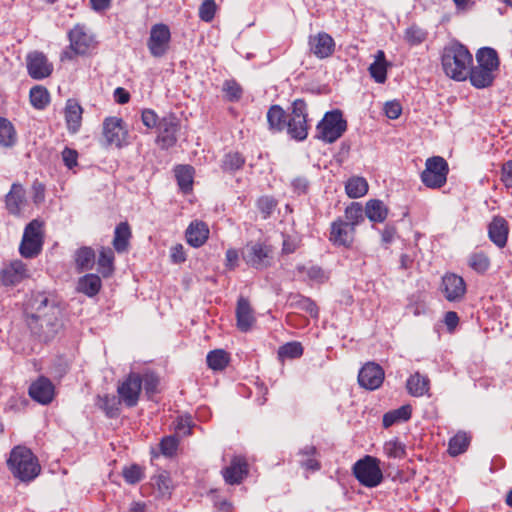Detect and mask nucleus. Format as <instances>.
Here are the masks:
<instances>
[{"label": "nucleus", "instance_id": "1", "mask_svg": "<svg viewBox=\"0 0 512 512\" xmlns=\"http://www.w3.org/2000/svg\"><path fill=\"white\" fill-rule=\"evenodd\" d=\"M62 310L55 297L45 293L32 294L24 309L27 326L39 339L49 341L62 327Z\"/></svg>", "mask_w": 512, "mask_h": 512}, {"label": "nucleus", "instance_id": "2", "mask_svg": "<svg viewBox=\"0 0 512 512\" xmlns=\"http://www.w3.org/2000/svg\"><path fill=\"white\" fill-rule=\"evenodd\" d=\"M6 464L13 477L22 483H30L41 472L38 458L24 445L11 449Z\"/></svg>", "mask_w": 512, "mask_h": 512}, {"label": "nucleus", "instance_id": "3", "mask_svg": "<svg viewBox=\"0 0 512 512\" xmlns=\"http://www.w3.org/2000/svg\"><path fill=\"white\" fill-rule=\"evenodd\" d=\"M477 65L470 68L469 80L478 89L491 86L499 70L498 53L491 47H482L476 53Z\"/></svg>", "mask_w": 512, "mask_h": 512}, {"label": "nucleus", "instance_id": "4", "mask_svg": "<svg viewBox=\"0 0 512 512\" xmlns=\"http://www.w3.org/2000/svg\"><path fill=\"white\" fill-rule=\"evenodd\" d=\"M472 62V54L461 43H452L443 50V70L448 77L456 81L467 79Z\"/></svg>", "mask_w": 512, "mask_h": 512}, {"label": "nucleus", "instance_id": "5", "mask_svg": "<svg viewBox=\"0 0 512 512\" xmlns=\"http://www.w3.org/2000/svg\"><path fill=\"white\" fill-rule=\"evenodd\" d=\"M241 257L249 267L264 270L273 264L274 249L267 240H252L242 248Z\"/></svg>", "mask_w": 512, "mask_h": 512}, {"label": "nucleus", "instance_id": "6", "mask_svg": "<svg viewBox=\"0 0 512 512\" xmlns=\"http://www.w3.org/2000/svg\"><path fill=\"white\" fill-rule=\"evenodd\" d=\"M43 243V223L38 219H34L29 222L24 229L19 246V253L22 257L27 259L35 258L41 253Z\"/></svg>", "mask_w": 512, "mask_h": 512}, {"label": "nucleus", "instance_id": "7", "mask_svg": "<svg viewBox=\"0 0 512 512\" xmlns=\"http://www.w3.org/2000/svg\"><path fill=\"white\" fill-rule=\"evenodd\" d=\"M347 129V121L339 109L328 111L323 119L318 123L317 138L326 142L333 143L338 140Z\"/></svg>", "mask_w": 512, "mask_h": 512}, {"label": "nucleus", "instance_id": "8", "mask_svg": "<svg viewBox=\"0 0 512 512\" xmlns=\"http://www.w3.org/2000/svg\"><path fill=\"white\" fill-rule=\"evenodd\" d=\"M353 474L362 485L369 488L378 486L383 480L380 460L370 455H366L354 464Z\"/></svg>", "mask_w": 512, "mask_h": 512}, {"label": "nucleus", "instance_id": "9", "mask_svg": "<svg viewBox=\"0 0 512 512\" xmlns=\"http://www.w3.org/2000/svg\"><path fill=\"white\" fill-rule=\"evenodd\" d=\"M448 171V164L444 158L430 157L426 160L425 169L421 173V181L428 188H440L447 181Z\"/></svg>", "mask_w": 512, "mask_h": 512}, {"label": "nucleus", "instance_id": "10", "mask_svg": "<svg viewBox=\"0 0 512 512\" xmlns=\"http://www.w3.org/2000/svg\"><path fill=\"white\" fill-rule=\"evenodd\" d=\"M288 134L296 140H304L308 134L307 105L304 100L296 99L292 104V112L287 122Z\"/></svg>", "mask_w": 512, "mask_h": 512}, {"label": "nucleus", "instance_id": "11", "mask_svg": "<svg viewBox=\"0 0 512 512\" xmlns=\"http://www.w3.org/2000/svg\"><path fill=\"white\" fill-rule=\"evenodd\" d=\"M102 134L109 146L122 148L129 144L128 130L122 118L116 116L106 117L102 123Z\"/></svg>", "mask_w": 512, "mask_h": 512}, {"label": "nucleus", "instance_id": "12", "mask_svg": "<svg viewBox=\"0 0 512 512\" xmlns=\"http://www.w3.org/2000/svg\"><path fill=\"white\" fill-rule=\"evenodd\" d=\"M142 391L141 374L131 372L117 386L118 397L126 407L132 408L138 404Z\"/></svg>", "mask_w": 512, "mask_h": 512}, {"label": "nucleus", "instance_id": "13", "mask_svg": "<svg viewBox=\"0 0 512 512\" xmlns=\"http://www.w3.org/2000/svg\"><path fill=\"white\" fill-rule=\"evenodd\" d=\"M171 39L170 29L165 24H155L151 27L147 47L153 57H163L168 49Z\"/></svg>", "mask_w": 512, "mask_h": 512}, {"label": "nucleus", "instance_id": "14", "mask_svg": "<svg viewBox=\"0 0 512 512\" xmlns=\"http://www.w3.org/2000/svg\"><path fill=\"white\" fill-rule=\"evenodd\" d=\"M26 67L28 75L34 80L45 79L53 72V64L40 51H31L27 54Z\"/></svg>", "mask_w": 512, "mask_h": 512}, {"label": "nucleus", "instance_id": "15", "mask_svg": "<svg viewBox=\"0 0 512 512\" xmlns=\"http://www.w3.org/2000/svg\"><path fill=\"white\" fill-rule=\"evenodd\" d=\"M440 291L449 302H459L466 294L464 279L455 273H446L442 277Z\"/></svg>", "mask_w": 512, "mask_h": 512}, {"label": "nucleus", "instance_id": "16", "mask_svg": "<svg viewBox=\"0 0 512 512\" xmlns=\"http://www.w3.org/2000/svg\"><path fill=\"white\" fill-rule=\"evenodd\" d=\"M355 237V230L344 219L337 218L331 223L329 241L336 247L349 248L352 246Z\"/></svg>", "mask_w": 512, "mask_h": 512}, {"label": "nucleus", "instance_id": "17", "mask_svg": "<svg viewBox=\"0 0 512 512\" xmlns=\"http://www.w3.org/2000/svg\"><path fill=\"white\" fill-rule=\"evenodd\" d=\"M178 130L179 122L174 115L161 118L160 124L157 127V143L164 149L174 146L177 142Z\"/></svg>", "mask_w": 512, "mask_h": 512}, {"label": "nucleus", "instance_id": "18", "mask_svg": "<svg viewBox=\"0 0 512 512\" xmlns=\"http://www.w3.org/2000/svg\"><path fill=\"white\" fill-rule=\"evenodd\" d=\"M384 370L375 362H367L359 371V385L367 390L378 389L384 381Z\"/></svg>", "mask_w": 512, "mask_h": 512}, {"label": "nucleus", "instance_id": "19", "mask_svg": "<svg viewBox=\"0 0 512 512\" xmlns=\"http://www.w3.org/2000/svg\"><path fill=\"white\" fill-rule=\"evenodd\" d=\"M5 208L14 216H20L26 204V191L20 183H13L5 195Z\"/></svg>", "mask_w": 512, "mask_h": 512}, {"label": "nucleus", "instance_id": "20", "mask_svg": "<svg viewBox=\"0 0 512 512\" xmlns=\"http://www.w3.org/2000/svg\"><path fill=\"white\" fill-rule=\"evenodd\" d=\"M309 47L317 58L324 59L333 54L335 42L329 34L320 32L309 37Z\"/></svg>", "mask_w": 512, "mask_h": 512}, {"label": "nucleus", "instance_id": "21", "mask_svg": "<svg viewBox=\"0 0 512 512\" xmlns=\"http://www.w3.org/2000/svg\"><path fill=\"white\" fill-rule=\"evenodd\" d=\"M29 277L27 266L21 260L11 261L1 271L2 283L6 286H13Z\"/></svg>", "mask_w": 512, "mask_h": 512}, {"label": "nucleus", "instance_id": "22", "mask_svg": "<svg viewBox=\"0 0 512 512\" xmlns=\"http://www.w3.org/2000/svg\"><path fill=\"white\" fill-rule=\"evenodd\" d=\"M248 474V464L245 458L235 456L229 466L222 470L226 483L230 485L240 484Z\"/></svg>", "mask_w": 512, "mask_h": 512}, {"label": "nucleus", "instance_id": "23", "mask_svg": "<svg viewBox=\"0 0 512 512\" xmlns=\"http://www.w3.org/2000/svg\"><path fill=\"white\" fill-rule=\"evenodd\" d=\"M29 395L41 404H48L53 400L54 386L48 378L40 377L30 385Z\"/></svg>", "mask_w": 512, "mask_h": 512}, {"label": "nucleus", "instance_id": "24", "mask_svg": "<svg viewBox=\"0 0 512 512\" xmlns=\"http://www.w3.org/2000/svg\"><path fill=\"white\" fill-rule=\"evenodd\" d=\"M508 233V222L503 217H494L488 226L489 239L497 247L503 248L507 243Z\"/></svg>", "mask_w": 512, "mask_h": 512}, {"label": "nucleus", "instance_id": "25", "mask_svg": "<svg viewBox=\"0 0 512 512\" xmlns=\"http://www.w3.org/2000/svg\"><path fill=\"white\" fill-rule=\"evenodd\" d=\"M209 237L208 225L199 220L190 223L186 230V240L192 247L198 248L202 246Z\"/></svg>", "mask_w": 512, "mask_h": 512}, {"label": "nucleus", "instance_id": "26", "mask_svg": "<svg viewBox=\"0 0 512 512\" xmlns=\"http://www.w3.org/2000/svg\"><path fill=\"white\" fill-rule=\"evenodd\" d=\"M70 48L76 53L85 54L92 43V37L85 32L83 26L76 25L69 32Z\"/></svg>", "mask_w": 512, "mask_h": 512}, {"label": "nucleus", "instance_id": "27", "mask_svg": "<svg viewBox=\"0 0 512 512\" xmlns=\"http://www.w3.org/2000/svg\"><path fill=\"white\" fill-rule=\"evenodd\" d=\"M82 113V107L77 101L73 99L67 100L65 106V120L70 133L75 134L79 131L82 122Z\"/></svg>", "mask_w": 512, "mask_h": 512}, {"label": "nucleus", "instance_id": "28", "mask_svg": "<svg viewBox=\"0 0 512 512\" xmlns=\"http://www.w3.org/2000/svg\"><path fill=\"white\" fill-rule=\"evenodd\" d=\"M237 327L242 332H247L255 322L252 308L247 299L240 298L236 307Z\"/></svg>", "mask_w": 512, "mask_h": 512}, {"label": "nucleus", "instance_id": "29", "mask_svg": "<svg viewBox=\"0 0 512 512\" xmlns=\"http://www.w3.org/2000/svg\"><path fill=\"white\" fill-rule=\"evenodd\" d=\"M430 380L427 376L416 372L406 382L408 393L414 397H421L429 391Z\"/></svg>", "mask_w": 512, "mask_h": 512}, {"label": "nucleus", "instance_id": "30", "mask_svg": "<svg viewBox=\"0 0 512 512\" xmlns=\"http://www.w3.org/2000/svg\"><path fill=\"white\" fill-rule=\"evenodd\" d=\"M102 286L101 279L96 274H86L79 278L77 290L88 297H93L100 291Z\"/></svg>", "mask_w": 512, "mask_h": 512}, {"label": "nucleus", "instance_id": "31", "mask_svg": "<svg viewBox=\"0 0 512 512\" xmlns=\"http://www.w3.org/2000/svg\"><path fill=\"white\" fill-rule=\"evenodd\" d=\"M371 77L377 83H384L387 79V62L385 53L382 50H378L375 54V60L369 67Z\"/></svg>", "mask_w": 512, "mask_h": 512}, {"label": "nucleus", "instance_id": "32", "mask_svg": "<svg viewBox=\"0 0 512 512\" xmlns=\"http://www.w3.org/2000/svg\"><path fill=\"white\" fill-rule=\"evenodd\" d=\"M206 362L211 370L222 371L228 366L230 355L223 349H215L207 354Z\"/></svg>", "mask_w": 512, "mask_h": 512}, {"label": "nucleus", "instance_id": "33", "mask_svg": "<svg viewBox=\"0 0 512 512\" xmlns=\"http://www.w3.org/2000/svg\"><path fill=\"white\" fill-rule=\"evenodd\" d=\"M365 214L372 222H384L388 215V209L381 200H370L366 204Z\"/></svg>", "mask_w": 512, "mask_h": 512}, {"label": "nucleus", "instance_id": "34", "mask_svg": "<svg viewBox=\"0 0 512 512\" xmlns=\"http://www.w3.org/2000/svg\"><path fill=\"white\" fill-rule=\"evenodd\" d=\"M269 129L274 132L283 130L286 126L285 111L279 105H273L267 112Z\"/></svg>", "mask_w": 512, "mask_h": 512}, {"label": "nucleus", "instance_id": "35", "mask_svg": "<svg viewBox=\"0 0 512 512\" xmlns=\"http://www.w3.org/2000/svg\"><path fill=\"white\" fill-rule=\"evenodd\" d=\"M76 267L81 270H90L95 263V252L91 247H81L76 250L74 255Z\"/></svg>", "mask_w": 512, "mask_h": 512}, {"label": "nucleus", "instance_id": "36", "mask_svg": "<svg viewBox=\"0 0 512 512\" xmlns=\"http://www.w3.org/2000/svg\"><path fill=\"white\" fill-rule=\"evenodd\" d=\"M120 398L113 395L98 396L96 405L102 409L109 418L117 417L120 413Z\"/></svg>", "mask_w": 512, "mask_h": 512}, {"label": "nucleus", "instance_id": "37", "mask_svg": "<svg viewBox=\"0 0 512 512\" xmlns=\"http://www.w3.org/2000/svg\"><path fill=\"white\" fill-rule=\"evenodd\" d=\"M412 409L410 405H403L398 409L389 411L383 416V426L389 428L397 422H405L411 418Z\"/></svg>", "mask_w": 512, "mask_h": 512}, {"label": "nucleus", "instance_id": "38", "mask_svg": "<svg viewBox=\"0 0 512 512\" xmlns=\"http://www.w3.org/2000/svg\"><path fill=\"white\" fill-rule=\"evenodd\" d=\"M131 237L130 227L126 222L118 224L115 228L113 246L119 253L124 252Z\"/></svg>", "mask_w": 512, "mask_h": 512}, {"label": "nucleus", "instance_id": "39", "mask_svg": "<svg viewBox=\"0 0 512 512\" xmlns=\"http://www.w3.org/2000/svg\"><path fill=\"white\" fill-rule=\"evenodd\" d=\"M175 176L180 189L187 193L192 190L194 168L189 165H180L175 169Z\"/></svg>", "mask_w": 512, "mask_h": 512}, {"label": "nucleus", "instance_id": "40", "mask_svg": "<svg viewBox=\"0 0 512 512\" xmlns=\"http://www.w3.org/2000/svg\"><path fill=\"white\" fill-rule=\"evenodd\" d=\"M290 306L303 310L310 314V316L317 318L318 317V308L315 302L305 296L295 294L289 297Z\"/></svg>", "mask_w": 512, "mask_h": 512}, {"label": "nucleus", "instance_id": "41", "mask_svg": "<svg viewBox=\"0 0 512 512\" xmlns=\"http://www.w3.org/2000/svg\"><path fill=\"white\" fill-rule=\"evenodd\" d=\"M16 143V132L10 121L0 117V146L10 148Z\"/></svg>", "mask_w": 512, "mask_h": 512}, {"label": "nucleus", "instance_id": "42", "mask_svg": "<svg viewBox=\"0 0 512 512\" xmlns=\"http://www.w3.org/2000/svg\"><path fill=\"white\" fill-rule=\"evenodd\" d=\"M345 190L350 198H360L368 192V183L363 177H352L346 182Z\"/></svg>", "mask_w": 512, "mask_h": 512}, {"label": "nucleus", "instance_id": "43", "mask_svg": "<svg viewBox=\"0 0 512 512\" xmlns=\"http://www.w3.org/2000/svg\"><path fill=\"white\" fill-rule=\"evenodd\" d=\"M114 252L111 248L102 247L99 252V271L104 277H108L114 270Z\"/></svg>", "mask_w": 512, "mask_h": 512}, {"label": "nucleus", "instance_id": "44", "mask_svg": "<svg viewBox=\"0 0 512 512\" xmlns=\"http://www.w3.org/2000/svg\"><path fill=\"white\" fill-rule=\"evenodd\" d=\"M31 105L36 109H44L50 102L48 90L43 86H34L29 93Z\"/></svg>", "mask_w": 512, "mask_h": 512}, {"label": "nucleus", "instance_id": "45", "mask_svg": "<svg viewBox=\"0 0 512 512\" xmlns=\"http://www.w3.org/2000/svg\"><path fill=\"white\" fill-rule=\"evenodd\" d=\"M244 157L238 152H229L222 159L221 168L224 172L233 173L243 167Z\"/></svg>", "mask_w": 512, "mask_h": 512}, {"label": "nucleus", "instance_id": "46", "mask_svg": "<svg viewBox=\"0 0 512 512\" xmlns=\"http://www.w3.org/2000/svg\"><path fill=\"white\" fill-rule=\"evenodd\" d=\"M303 354V347L300 342H288L278 349V357L280 360L296 359Z\"/></svg>", "mask_w": 512, "mask_h": 512}, {"label": "nucleus", "instance_id": "47", "mask_svg": "<svg viewBox=\"0 0 512 512\" xmlns=\"http://www.w3.org/2000/svg\"><path fill=\"white\" fill-rule=\"evenodd\" d=\"M469 445V437L464 432L457 433L449 441L448 451L450 455L457 456L463 453Z\"/></svg>", "mask_w": 512, "mask_h": 512}, {"label": "nucleus", "instance_id": "48", "mask_svg": "<svg viewBox=\"0 0 512 512\" xmlns=\"http://www.w3.org/2000/svg\"><path fill=\"white\" fill-rule=\"evenodd\" d=\"M468 265L477 273H485L490 267V259L483 252H476L469 256Z\"/></svg>", "mask_w": 512, "mask_h": 512}, {"label": "nucleus", "instance_id": "49", "mask_svg": "<svg viewBox=\"0 0 512 512\" xmlns=\"http://www.w3.org/2000/svg\"><path fill=\"white\" fill-rule=\"evenodd\" d=\"M364 220L363 209L359 203H352L345 209V223L355 227Z\"/></svg>", "mask_w": 512, "mask_h": 512}, {"label": "nucleus", "instance_id": "50", "mask_svg": "<svg viewBox=\"0 0 512 512\" xmlns=\"http://www.w3.org/2000/svg\"><path fill=\"white\" fill-rule=\"evenodd\" d=\"M152 484L158 489L161 495L170 494L172 481L167 471H159L152 477Z\"/></svg>", "mask_w": 512, "mask_h": 512}, {"label": "nucleus", "instance_id": "51", "mask_svg": "<svg viewBox=\"0 0 512 512\" xmlns=\"http://www.w3.org/2000/svg\"><path fill=\"white\" fill-rule=\"evenodd\" d=\"M427 33L416 25H411L404 32L405 41L411 45L416 46L425 41Z\"/></svg>", "mask_w": 512, "mask_h": 512}, {"label": "nucleus", "instance_id": "52", "mask_svg": "<svg viewBox=\"0 0 512 512\" xmlns=\"http://www.w3.org/2000/svg\"><path fill=\"white\" fill-rule=\"evenodd\" d=\"M383 450L389 458H402L405 454V446L396 438L386 441Z\"/></svg>", "mask_w": 512, "mask_h": 512}, {"label": "nucleus", "instance_id": "53", "mask_svg": "<svg viewBox=\"0 0 512 512\" xmlns=\"http://www.w3.org/2000/svg\"><path fill=\"white\" fill-rule=\"evenodd\" d=\"M300 272H303L307 275L308 279L316 282V283H324L328 280V275L322 268L319 266H309V267H298Z\"/></svg>", "mask_w": 512, "mask_h": 512}, {"label": "nucleus", "instance_id": "54", "mask_svg": "<svg viewBox=\"0 0 512 512\" xmlns=\"http://www.w3.org/2000/svg\"><path fill=\"white\" fill-rule=\"evenodd\" d=\"M122 475L128 484H136L144 477L142 468L137 464L124 467Z\"/></svg>", "mask_w": 512, "mask_h": 512}, {"label": "nucleus", "instance_id": "55", "mask_svg": "<svg viewBox=\"0 0 512 512\" xmlns=\"http://www.w3.org/2000/svg\"><path fill=\"white\" fill-rule=\"evenodd\" d=\"M142 388L147 396L150 398L157 391L159 384L158 377L152 372H145L141 375Z\"/></svg>", "mask_w": 512, "mask_h": 512}, {"label": "nucleus", "instance_id": "56", "mask_svg": "<svg viewBox=\"0 0 512 512\" xmlns=\"http://www.w3.org/2000/svg\"><path fill=\"white\" fill-rule=\"evenodd\" d=\"M215 0H204L199 7V17L202 21L211 22L216 12Z\"/></svg>", "mask_w": 512, "mask_h": 512}, {"label": "nucleus", "instance_id": "57", "mask_svg": "<svg viewBox=\"0 0 512 512\" xmlns=\"http://www.w3.org/2000/svg\"><path fill=\"white\" fill-rule=\"evenodd\" d=\"M178 448V440L174 436H166L160 442V450L165 456H173Z\"/></svg>", "mask_w": 512, "mask_h": 512}, {"label": "nucleus", "instance_id": "58", "mask_svg": "<svg viewBox=\"0 0 512 512\" xmlns=\"http://www.w3.org/2000/svg\"><path fill=\"white\" fill-rule=\"evenodd\" d=\"M64 165L72 170L78 166V152L75 149L65 147L61 153Z\"/></svg>", "mask_w": 512, "mask_h": 512}, {"label": "nucleus", "instance_id": "59", "mask_svg": "<svg viewBox=\"0 0 512 512\" xmlns=\"http://www.w3.org/2000/svg\"><path fill=\"white\" fill-rule=\"evenodd\" d=\"M258 209L263 214L264 218H267L271 215L274 208L276 207V201L269 196H263L259 198L257 202Z\"/></svg>", "mask_w": 512, "mask_h": 512}, {"label": "nucleus", "instance_id": "60", "mask_svg": "<svg viewBox=\"0 0 512 512\" xmlns=\"http://www.w3.org/2000/svg\"><path fill=\"white\" fill-rule=\"evenodd\" d=\"M178 434L186 436L191 434L192 418L190 416L178 417L174 424Z\"/></svg>", "mask_w": 512, "mask_h": 512}, {"label": "nucleus", "instance_id": "61", "mask_svg": "<svg viewBox=\"0 0 512 512\" xmlns=\"http://www.w3.org/2000/svg\"><path fill=\"white\" fill-rule=\"evenodd\" d=\"M142 123L149 129L157 128L160 124V118L155 113V111L151 109H145L141 114Z\"/></svg>", "mask_w": 512, "mask_h": 512}, {"label": "nucleus", "instance_id": "62", "mask_svg": "<svg viewBox=\"0 0 512 512\" xmlns=\"http://www.w3.org/2000/svg\"><path fill=\"white\" fill-rule=\"evenodd\" d=\"M384 111H385V115L389 118V119H397L401 113H402V107L400 105L399 102L397 101H389V102H386L385 106H384Z\"/></svg>", "mask_w": 512, "mask_h": 512}, {"label": "nucleus", "instance_id": "63", "mask_svg": "<svg viewBox=\"0 0 512 512\" xmlns=\"http://www.w3.org/2000/svg\"><path fill=\"white\" fill-rule=\"evenodd\" d=\"M239 264V252L235 248L227 249L225 253V267L234 270Z\"/></svg>", "mask_w": 512, "mask_h": 512}, {"label": "nucleus", "instance_id": "64", "mask_svg": "<svg viewBox=\"0 0 512 512\" xmlns=\"http://www.w3.org/2000/svg\"><path fill=\"white\" fill-rule=\"evenodd\" d=\"M501 181L506 188L512 189V160H509L502 165Z\"/></svg>", "mask_w": 512, "mask_h": 512}]
</instances>
